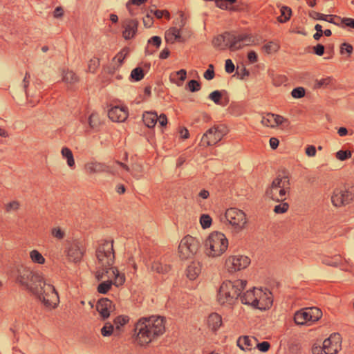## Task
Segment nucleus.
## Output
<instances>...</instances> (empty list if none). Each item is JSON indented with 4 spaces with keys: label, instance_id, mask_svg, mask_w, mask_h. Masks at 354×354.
<instances>
[{
    "label": "nucleus",
    "instance_id": "f257e3e1",
    "mask_svg": "<svg viewBox=\"0 0 354 354\" xmlns=\"http://www.w3.org/2000/svg\"><path fill=\"white\" fill-rule=\"evenodd\" d=\"M12 277L35 295L47 308H55L59 303V296L55 288L46 283L41 274L23 266L12 271Z\"/></svg>",
    "mask_w": 354,
    "mask_h": 354
},
{
    "label": "nucleus",
    "instance_id": "f03ea898",
    "mask_svg": "<svg viewBox=\"0 0 354 354\" xmlns=\"http://www.w3.org/2000/svg\"><path fill=\"white\" fill-rule=\"evenodd\" d=\"M96 257L102 266L96 272L95 277L98 281L107 278V280L113 281L115 286H119L124 282V276L119 272L118 269L111 266L114 262V252L113 242L105 241L100 245L96 250Z\"/></svg>",
    "mask_w": 354,
    "mask_h": 354
},
{
    "label": "nucleus",
    "instance_id": "7ed1b4c3",
    "mask_svg": "<svg viewBox=\"0 0 354 354\" xmlns=\"http://www.w3.org/2000/svg\"><path fill=\"white\" fill-rule=\"evenodd\" d=\"M165 330V319L160 316L141 318L135 326L136 340L140 345L147 344Z\"/></svg>",
    "mask_w": 354,
    "mask_h": 354
},
{
    "label": "nucleus",
    "instance_id": "20e7f679",
    "mask_svg": "<svg viewBox=\"0 0 354 354\" xmlns=\"http://www.w3.org/2000/svg\"><path fill=\"white\" fill-rule=\"evenodd\" d=\"M246 283V281L240 279L223 281L218 292V303L228 305L234 304L241 296V292L245 288Z\"/></svg>",
    "mask_w": 354,
    "mask_h": 354
},
{
    "label": "nucleus",
    "instance_id": "39448f33",
    "mask_svg": "<svg viewBox=\"0 0 354 354\" xmlns=\"http://www.w3.org/2000/svg\"><path fill=\"white\" fill-rule=\"evenodd\" d=\"M206 253L216 257L221 255L227 250L228 241L225 234L219 232H212L205 242Z\"/></svg>",
    "mask_w": 354,
    "mask_h": 354
},
{
    "label": "nucleus",
    "instance_id": "423d86ee",
    "mask_svg": "<svg viewBox=\"0 0 354 354\" xmlns=\"http://www.w3.org/2000/svg\"><path fill=\"white\" fill-rule=\"evenodd\" d=\"M243 304L250 305L256 308L266 309L271 304L269 297L263 293L261 289L248 290L243 295L240 297Z\"/></svg>",
    "mask_w": 354,
    "mask_h": 354
},
{
    "label": "nucleus",
    "instance_id": "0eeeda50",
    "mask_svg": "<svg viewBox=\"0 0 354 354\" xmlns=\"http://www.w3.org/2000/svg\"><path fill=\"white\" fill-rule=\"evenodd\" d=\"M220 220L223 223L230 224L236 232L242 230L246 224L245 213L236 208L228 209L224 215H221Z\"/></svg>",
    "mask_w": 354,
    "mask_h": 354
},
{
    "label": "nucleus",
    "instance_id": "6e6552de",
    "mask_svg": "<svg viewBox=\"0 0 354 354\" xmlns=\"http://www.w3.org/2000/svg\"><path fill=\"white\" fill-rule=\"evenodd\" d=\"M322 316V312L317 307H308L297 311L294 321L297 325H304L308 322H315Z\"/></svg>",
    "mask_w": 354,
    "mask_h": 354
},
{
    "label": "nucleus",
    "instance_id": "1a4fd4ad",
    "mask_svg": "<svg viewBox=\"0 0 354 354\" xmlns=\"http://www.w3.org/2000/svg\"><path fill=\"white\" fill-rule=\"evenodd\" d=\"M228 130L225 124L214 125L204 133L201 142L203 145L211 146L217 144L227 133Z\"/></svg>",
    "mask_w": 354,
    "mask_h": 354
},
{
    "label": "nucleus",
    "instance_id": "9d476101",
    "mask_svg": "<svg viewBox=\"0 0 354 354\" xmlns=\"http://www.w3.org/2000/svg\"><path fill=\"white\" fill-rule=\"evenodd\" d=\"M84 252V242L78 239L68 242L64 251L68 261L75 263L81 261Z\"/></svg>",
    "mask_w": 354,
    "mask_h": 354
},
{
    "label": "nucleus",
    "instance_id": "9b49d317",
    "mask_svg": "<svg viewBox=\"0 0 354 354\" xmlns=\"http://www.w3.org/2000/svg\"><path fill=\"white\" fill-rule=\"evenodd\" d=\"M212 44L215 48L221 50L228 47L231 50H236L241 48V44L237 45L236 36L228 32L215 37Z\"/></svg>",
    "mask_w": 354,
    "mask_h": 354
},
{
    "label": "nucleus",
    "instance_id": "f8f14e48",
    "mask_svg": "<svg viewBox=\"0 0 354 354\" xmlns=\"http://www.w3.org/2000/svg\"><path fill=\"white\" fill-rule=\"evenodd\" d=\"M354 198V187L348 189L336 188L331 196V202L335 207H340L350 203Z\"/></svg>",
    "mask_w": 354,
    "mask_h": 354
},
{
    "label": "nucleus",
    "instance_id": "ddd939ff",
    "mask_svg": "<svg viewBox=\"0 0 354 354\" xmlns=\"http://www.w3.org/2000/svg\"><path fill=\"white\" fill-rule=\"evenodd\" d=\"M200 243L192 236H185L180 241L178 250L183 258L196 254L199 248Z\"/></svg>",
    "mask_w": 354,
    "mask_h": 354
},
{
    "label": "nucleus",
    "instance_id": "4468645a",
    "mask_svg": "<svg viewBox=\"0 0 354 354\" xmlns=\"http://www.w3.org/2000/svg\"><path fill=\"white\" fill-rule=\"evenodd\" d=\"M286 183H288V180H283L279 178H275L271 187L267 189L266 196L277 201H283L286 193L284 189Z\"/></svg>",
    "mask_w": 354,
    "mask_h": 354
},
{
    "label": "nucleus",
    "instance_id": "2eb2a0df",
    "mask_svg": "<svg viewBox=\"0 0 354 354\" xmlns=\"http://www.w3.org/2000/svg\"><path fill=\"white\" fill-rule=\"evenodd\" d=\"M250 263L248 257L245 256H232L230 257L225 262V266L230 272L245 268Z\"/></svg>",
    "mask_w": 354,
    "mask_h": 354
},
{
    "label": "nucleus",
    "instance_id": "dca6fc26",
    "mask_svg": "<svg viewBox=\"0 0 354 354\" xmlns=\"http://www.w3.org/2000/svg\"><path fill=\"white\" fill-rule=\"evenodd\" d=\"M326 354H336L341 348V337L339 333H333L323 342Z\"/></svg>",
    "mask_w": 354,
    "mask_h": 354
},
{
    "label": "nucleus",
    "instance_id": "f3484780",
    "mask_svg": "<svg viewBox=\"0 0 354 354\" xmlns=\"http://www.w3.org/2000/svg\"><path fill=\"white\" fill-rule=\"evenodd\" d=\"M142 120L149 128L153 127L158 121L161 126H165L167 124L166 116L165 115L158 116L157 112H144L142 114Z\"/></svg>",
    "mask_w": 354,
    "mask_h": 354
},
{
    "label": "nucleus",
    "instance_id": "a211bd4d",
    "mask_svg": "<svg viewBox=\"0 0 354 354\" xmlns=\"http://www.w3.org/2000/svg\"><path fill=\"white\" fill-rule=\"evenodd\" d=\"M287 120L283 117L274 114L272 112H267L262 116L261 123L267 127H274L279 124H286Z\"/></svg>",
    "mask_w": 354,
    "mask_h": 354
},
{
    "label": "nucleus",
    "instance_id": "6ab92c4d",
    "mask_svg": "<svg viewBox=\"0 0 354 354\" xmlns=\"http://www.w3.org/2000/svg\"><path fill=\"white\" fill-rule=\"evenodd\" d=\"M151 268L153 271H156L158 273L165 274L169 270L170 266L168 264L167 258L161 257L159 259L153 260Z\"/></svg>",
    "mask_w": 354,
    "mask_h": 354
},
{
    "label": "nucleus",
    "instance_id": "aec40b11",
    "mask_svg": "<svg viewBox=\"0 0 354 354\" xmlns=\"http://www.w3.org/2000/svg\"><path fill=\"white\" fill-rule=\"evenodd\" d=\"M97 310L104 319L107 318L113 310L112 301L107 298L100 299L97 304Z\"/></svg>",
    "mask_w": 354,
    "mask_h": 354
},
{
    "label": "nucleus",
    "instance_id": "412c9836",
    "mask_svg": "<svg viewBox=\"0 0 354 354\" xmlns=\"http://www.w3.org/2000/svg\"><path fill=\"white\" fill-rule=\"evenodd\" d=\"M138 21L136 19H127L124 28L122 35L125 39H129L134 37L137 32Z\"/></svg>",
    "mask_w": 354,
    "mask_h": 354
},
{
    "label": "nucleus",
    "instance_id": "4be33fe9",
    "mask_svg": "<svg viewBox=\"0 0 354 354\" xmlns=\"http://www.w3.org/2000/svg\"><path fill=\"white\" fill-rule=\"evenodd\" d=\"M119 167H122L127 171H130L129 166L121 162L116 161L111 164H105L104 172L109 173L113 176H120V174L119 172Z\"/></svg>",
    "mask_w": 354,
    "mask_h": 354
},
{
    "label": "nucleus",
    "instance_id": "5701e85b",
    "mask_svg": "<svg viewBox=\"0 0 354 354\" xmlns=\"http://www.w3.org/2000/svg\"><path fill=\"white\" fill-rule=\"evenodd\" d=\"M202 270V265L198 261L191 262L187 268V276L191 279H195L201 273Z\"/></svg>",
    "mask_w": 354,
    "mask_h": 354
},
{
    "label": "nucleus",
    "instance_id": "b1692460",
    "mask_svg": "<svg viewBox=\"0 0 354 354\" xmlns=\"http://www.w3.org/2000/svg\"><path fill=\"white\" fill-rule=\"evenodd\" d=\"M30 75L26 73L25 77L22 82V87L23 90L25 92L26 97L28 99L33 98L37 95V91L39 90L37 86H39V83H35V89L33 91L32 88L28 89V84H29Z\"/></svg>",
    "mask_w": 354,
    "mask_h": 354
},
{
    "label": "nucleus",
    "instance_id": "393cba45",
    "mask_svg": "<svg viewBox=\"0 0 354 354\" xmlns=\"http://www.w3.org/2000/svg\"><path fill=\"white\" fill-rule=\"evenodd\" d=\"M257 344V339L254 337L245 336L240 337L237 341V345L242 350H250Z\"/></svg>",
    "mask_w": 354,
    "mask_h": 354
},
{
    "label": "nucleus",
    "instance_id": "a878e982",
    "mask_svg": "<svg viewBox=\"0 0 354 354\" xmlns=\"http://www.w3.org/2000/svg\"><path fill=\"white\" fill-rule=\"evenodd\" d=\"M165 40L168 43L173 44L176 41H183V39L180 34V30L176 28H171L165 32Z\"/></svg>",
    "mask_w": 354,
    "mask_h": 354
},
{
    "label": "nucleus",
    "instance_id": "bb28decb",
    "mask_svg": "<svg viewBox=\"0 0 354 354\" xmlns=\"http://www.w3.org/2000/svg\"><path fill=\"white\" fill-rule=\"evenodd\" d=\"M324 263L326 265L333 266V267H338L339 266L342 270L346 271V272H351L350 270H348L345 267V263L342 262L341 257L339 255H335L332 258H326L323 261Z\"/></svg>",
    "mask_w": 354,
    "mask_h": 354
},
{
    "label": "nucleus",
    "instance_id": "cd10ccee",
    "mask_svg": "<svg viewBox=\"0 0 354 354\" xmlns=\"http://www.w3.org/2000/svg\"><path fill=\"white\" fill-rule=\"evenodd\" d=\"M224 94V91H214L209 95V99L216 104L223 105L227 103Z\"/></svg>",
    "mask_w": 354,
    "mask_h": 354
},
{
    "label": "nucleus",
    "instance_id": "c85d7f7f",
    "mask_svg": "<svg viewBox=\"0 0 354 354\" xmlns=\"http://www.w3.org/2000/svg\"><path fill=\"white\" fill-rule=\"evenodd\" d=\"M62 81L70 85H73L79 81L78 77L72 71H62Z\"/></svg>",
    "mask_w": 354,
    "mask_h": 354
},
{
    "label": "nucleus",
    "instance_id": "c756f323",
    "mask_svg": "<svg viewBox=\"0 0 354 354\" xmlns=\"http://www.w3.org/2000/svg\"><path fill=\"white\" fill-rule=\"evenodd\" d=\"M104 166L105 164L97 162H88L85 165V169L87 172L91 174L94 173H100L104 172Z\"/></svg>",
    "mask_w": 354,
    "mask_h": 354
},
{
    "label": "nucleus",
    "instance_id": "7c9ffc66",
    "mask_svg": "<svg viewBox=\"0 0 354 354\" xmlns=\"http://www.w3.org/2000/svg\"><path fill=\"white\" fill-rule=\"evenodd\" d=\"M207 323L212 330H216L221 325V317L216 313H212L209 316Z\"/></svg>",
    "mask_w": 354,
    "mask_h": 354
},
{
    "label": "nucleus",
    "instance_id": "2f4dec72",
    "mask_svg": "<svg viewBox=\"0 0 354 354\" xmlns=\"http://www.w3.org/2000/svg\"><path fill=\"white\" fill-rule=\"evenodd\" d=\"M83 123L88 122L91 128H95L100 124L99 115L97 112L92 113L89 116L82 118Z\"/></svg>",
    "mask_w": 354,
    "mask_h": 354
},
{
    "label": "nucleus",
    "instance_id": "473e14b6",
    "mask_svg": "<svg viewBox=\"0 0 354 354\" xmlns=\"http://www.w3.org/2000/svg\"><path fill=\"white\" fill-rule=\"evenodd\" d=\"M107 116L113 122H122L128 118V112H107Z\"/></svg>",
    "mask_w": 354,
    "mask_h": 354
},
{
    "label": "nucleus",
    "instance_id": "72a5a7b5",
    "mask_svg": "<svg viewBox=\"0 0 354 354\" xmlns=\"http://www.w3.org/2000/svg\"><path fill=\"white\" fill-rule=\"evenodd\" d=\"M237 45L250 46L254 44V39L250 35H239L236 36Z\"/></svg>",
    "mask_w": 354,
    "mask_h": 354
},
{
    "label": "nucleus",
    "instance_id": "f704fd0d",
    "mask_svg": "<svg viewBox=\"0 0 354 354\" xmlns=\"http://www.w3.org/2000/svg\"><path fill=\"white\" fill-rule=\"evenodd\" d=\"M61 153L62 157L66 159L68 167L73 168L75 166V160L71 150L68 147H63Z\"/></svg>",
    "mask_w": 354,
    "mask_h": 354
},
{
    "label": "nucleus",
    "instance_id": "c9c22d12",
    "mask_svg": "<svg viewBox=\"0 0 354 354\" xmlns=\"http://www.w3.org/2000/svg\"><path fill=\"white\" fill-rule=\"evenodd\" d=\"M291 9L287 6H282L281 8V16L277 19L281 23L286 22L289 20L291 15Z\"/></svg>",
    "mask_w": 354,
    "mask_h": 354
},
{
    "label": "nucleus",
    "instance_id": "e433bc0d",
    "mask_svg": "<svg viewBox=\"0 0 354 354\" xmlns=\"http://www.w3.org/2000/svg\"><path fill=\"white\" fill-rule=\"evenodd\" d=\"M127 54V49H124L123 50L120 52L113 59L114 66L119 67L122 64Z\"/></svg>",
    "mask_w": 354,
    "mask_h": 354
},
{
    "label": "nucleus",
    "instance_id": "4c0bfd02",
    "mask_svg": "<svg viewBox=\"0 0 354 354\" xmlns=\"http://www.w3.org/2000/svg\"><path fill=\"white\" fill-rule=\"evenodd\" d=\"M30 257L32 261L35 263L43 264L45 263V259L37 250H34L30 252Z\"/></svg>",
    "mask_w": 354,
    "mask_h": 354
},
{
    "label": "nucleus",
    "instance_id": "58836bf2",
    "mask_svg": "<svg viewBox=\"0 0 354 354\" xmlns=\"http://www.w3.org/2000/svg\"><path fill=\"white\" fill-rule=\"evenodd\" d=\"M174 76H179V80H174L172 77H171V81L173 82H174L176 84H177L178 86H182L183 84V82H184V80L186 79V77H187V72L184 69H181L177 72L175 73V74L174 75Z\"/></svg>",
    "mask_w": 354,
    "mask_h": 354
},
{
    "label": "nucleus",
    "instance_id": "ea45409f",
    "mask_svg": "<svg viewBox=\"0 0 354 354\" xmlns=\"http://www.w3.org/2000/svg\"><path fill=\"white\" fill-rule=\"evenodd\" d=\"M112 284H113V281L106 280L103 281L98 285L97 290L100 293L106 294L111 288Z\"/></svg>",
    "mask_w": 354,
    "mask_h": 354
},
{
    "label": "nucleus",
    "instance_id": "a19ab883",
    "mask_svg": "<svg viewBox=\"0 0 354 354\" xmlns=\"http://www.w3.org/2000/svg\"><path fill=\"white\" fill-rule=\"evenodd\" d=\"M144 71L140 67L134 68L131 73V77L135 81L141 80L144 77Z\"/></svg>",
    "mask_w": 354,
    "mask_h": 354
},
{
    "label": "nucleus",
    "instance_id": "79ce46f5",
    "mask_svg": "<svg viewBox=\"0 0 354 354\" xmlns=\"http://www.w3.org/2000/svg\"><path fill=\"white\" fill-rule=\"evenodd\" d=\"M263 49L267 53H275L279 49V45L274 41H270L263 46Z\"/></svg>",
    "mask_w": 354,
    "mask_h": 354
},
{
    "label": "nucleus",
    "instance_id": "37998d69",
    "mask_svg": "<svg viewBox=\"0 0 354 354\" xmlns=\"http://www.w3.org/2000/svg\"><path fill=\"white\" fill-rule=\"evenodd\" d=\"M212 218L208 214H202L200 218V223L203 228H207L212 224Z\"/></svg>",
    "mask_w": 354,
    "mask_h": 354
},
{
    "label": "nucleus",
    "instance_id": "c03bdc74",
    "mask_svg": "<svg viewBox=\"0 0 354 354\" xmlns=\"http://www.w3.org/2000/svg\"><path fill=\"white\" fill-rule=\"evenodd\" d=\"M142 171V166L139 164H135L132 165L131 169H130V171L128 172H130L131 175L136 178H140V176L139 175L140 173Z\"/></svg>",
    "mask_w": 354,
    "mask_h": 354
},
{
    "label": "nucleus",
    "instance_id": "a18cd8bd",
    "mask_svg": "<svg viewBox=\"0 0 354 354\" xmlns=\"http://www.w3.org/2000/svg\"><path fill=\"white\" fill-rule=\"evenodd\" d=\"M306 91L303 87H297L291 92V95L295 99L303 97L305 95Z\"/></svg>",
    "mask_w": 354,
    "mask_h": 354
},
{
    "label": "nucleus",
    "instance_id": "49530a36",
    "mask_svg": "<svg viewBox=\"0 0 354 354\" xmlns=\"http://www.w3.org/2000/svg\"><path fill=\"white\" fill-rule=\"evenodd\" d=\"M114 326L111 323H106L101 329V333L103 336H110L113 331Z\"/></svg>",
    "mask_w": 354,
    "mask_h": 354
},
{
    "label": "nucleus",
    "instance_id": "de8ad7c7",
    "mask_svg": "<svg viewBox=\"0 0 354 354\" xmlns=\"http://www.w3.org/2000/svg\"><path fill=\"white\" fill-rule=\"evenodd\" d=\"M351 157L350 151L340 150L336 153V158L340 160H345Z\"/></svg>",
    "mask_w": 354,
    "mask_h": 354
},
{
    "label": "nucleus",
    "instance_id": "09e8293b",
    "mask_svg": "<svg viewBox=\"0 0 354 354\" xmlns=\"http://www.w3.org/2000/svg\"><path fill=\"white\" fill-rule=\"evenodd\" d=\"M99 64H100V62H99L98 59H97L95 57L89 60L88 64V71L91 73H93L96 70V68L98 67Z\"/></svg>",
    "mask_w": 354,
    "mask_h": 354
},
{
    "label": "nucleus",
    "instance_id": "8fccbe9b",
    "mask_svg": "<svg viewBox=\"0 0 354 354\" xmlns=\"http://www.w3.org/2000/svg\"><path fill=\"white\" fill-rule=\"evenodd\" d=\"M127 321H128V319L125 317H116L114 320V324L115 325V329L118 330H120V328L122 326H124L127 323Z\"/></svg>",
    "mask_w": 354,
    "mask_h": 354
},
{
    "label": "nucleus",
    "instance_id": "3c124183",
    "mask_svg": "<svg viewBox=\"0 0 354 354\" xmlns=\"http://www.w3.org/2000/svg\"><path fill=\"white\" fill-rule=\"evenodd\" d=\"M188 87L190 91L196 92L200 90L201 84L196 80H191L188 82Z\"/></svg>",
    "mask_w": 354,
    "mask_h": 354
},
{
    "label": "nucleus",
    "instance_id": "603ef678",
    "mask_svg": "<svg viewBox=\"0 0 354 354\" xmlns=\"http://www.w3.org/2000/svg\"><path fill=\"white\" fill-rule=\"evenodd\" d=\"M150 13H153L154 15L158 18L160 19L163 16H165L166 18H169V13L166 10H153L152 8L150 10Z\"/></svg>",
    "mask_w": 354,
    "mask_h": 354
},
{
    "label": "nucleus",
    "instance_id": "864d4df0",
    "mask_svg": "<svg viewBox=\"0 0 354 354\" xmlns=\"http://www.w3.org/2000/svg\"><path fill=\"white\" fill-rule=\"evenodd\" d=\"M51 234L58 239H62L64 237V232L59 227H53L51 230Z\"/></svg>",
    "mask_w": 354,
    "mask_h": 354
},
{
    "label": "nucleus",
    "instance_id": "5fc2aeb1",
    "mask_svg": "<svg viewBox=\"0 0 354 354\" xmlns=\"http://www.w3.org/2000/svg\"><path fill=\"white\" fill-rule=\"evenodd\" d=\"M288 208V204L286 203H283L276 205L274 207V211L277 214H281V213H284L285 212H286Z\"/></svg>",
    "mask_w": 354,
    "mask_h": 354
},
{
    "label": "nucleus",
    "instance_id": "6e6d98bb",
    "mask_svg": "<svg viewBox=\"0 0 354 354\" xmlns=\"http://www.w3.org/2000/svg\"><path fill=\"white\" fill-rule=\"evenodd\" d=\"M330 82H331L330 77H326V78L322 79L320 80H317L315 86L317 88H321L323 86H326L328 85L330 83Z\"/></svg>",
    "mask_w": 354,
    "mask_h": 354
},
{
    "label": "nucleus",
    "instance_id": "4d7b16f0",
    "mask_svg": "<svg viewBox=\"0 0 354 354\" xmlns=\"http://www.w3.org/2000/svg\"><path fill=\"white\" fill-rule=\"evenodd\" d=\"M149 0H129L127 3V8L129 10L131 14L133 15V13L131 12V7H130L131 4L140 6L142 3L147 2Z\"/></svg>",
    "mask_w": 354,
    "mask_h": 354
},
{
    "label": "nucleus",
    "instance_id": "13d9d810",
    "mask_svg": "<svg viewBox=\"0 0 354 354\" xmlns=\"http://www.w3.org/2000/svg\"><path fill=\"white\" fill-rule=\"evenodd\" d=\"M353 46L347 43H344L341 46V53H347L348 55H351L353 53Z\"/></svg>",
    "mask_w": 354,
    "mask_h": 354
},
{
    "label": "nucleus",
    "instance_id": "bf43d9fd",
    "mask_svg": "<svg viewBox=\"0 0 354 354\" xmlns=\"http://www.w3.org/2000/svg\"><path fill=\"white\" fill-rule=\"evenodd\" d=\"M255 346H257L259 351L266 352L270 348V344L268 342H263L261 343H258L257 342Z\"/></svg>",
    "mask_w": 354,
    "mask_h": 354
},
{
    "label": "nucleus",
    "instance_id": "052dcab7",
    "mask_svg": "<svg viewBox=\"0 0 354 354\" xmlns=\"http://www.w3.org/2000/svg\"><path fill=\"white\" fill-rule=\"evenodd\" d=\"M161 38L158 36H153L149 39L148 43L154 45L156 48H159L161 44Z\"/></svg>",
    "mask_w": 354,
    "mask_h": 354
},
{
    "label": "nucleus",
    "instance_id": "680f3d73",
    "mask_svg": "<svg viewBox=\"0 0 354 354\" xmlns=\"http://www.w3.org/2000/svg\"><path fill=\"white\" fill-rule=\"evenodd\" d=\"M143 24L144 26L147 28H149L152 26L153 18L149 13L143 18Z\"/></svg>",
    "mask_w": 354,
    "mask_h": 354
},
{
    "label": "nucleus",
    "instance_id": "e2e57ef3",
    "mask_svg": "<svg viewBox=\"0 0 354 354\" xmlns=\"http://www.w3.org/2000/svg\"><path fill=\"white\" fill-rule=\"evenodd\" d=\"M309 15L310 17L315 19H319V20H324L325 19L326 15L315 12V11H311L309 13Z\"/></svg>",
    "mask_w": 354,
    "mask_h": 354
},
{
    "label": "nucleus",
    "instance_id": "0e129e2a",
    "mask_svg": "<svg viewBox=\"0 0 354 354\" xmlns=\"http://www.w3.org/2000/svg\"><path fill=\"white\" fill-rule=\"evenodd\" d=\"M225 71L228 73H231L234 71V65L231 59L225 61Z\"/></svg>",
    "mask_w": 354,
    "mask_h": 354
},
{
    "label": "nucleus",
    "instance_id": "69168bd1",
    "mask_svg": "<svg viewBox=\"0 0 354 354\" xmlns=\"http://www.w3.org/2000/svg\"><path fill=\"white\" fill-rule=\"evenodd\" d=\"M19 207V204L17 201H12L6 205V209L7 212H10L11 210H17Z\"/></svg>",
    "mask_w": 354,
    "mask_h": 354
},
{
    "label": "nucleus",
    "instance_id": "338daca9",
    "mask_svg": "<svg viewBox=\"0 0 354 354\" xmlns=\"http://www.w3.org/2000/svg\"><path fill=\"white\" fill-rule=\"evenodd\" d=\"M306 153L309 157H314L316 155V149L313 145H309L306 149Z\"/></svg>",
    "mask_w": 354,
    "mask_h": 354
},
{
    "label": "nucleus",
    "instance_id": "774afa93",
    "mask_svg": "<svg viewBox=\"0 0 354 354\" xmlns=\"http://www.w3.org/2000/svg\"><path fill=\"white\" fill-rule=\"evenodd\" d=\"M324 351L323 346L317 345L315 344L312 347V352L313 354H322Z\"/></svg>",
    "mask_w": 354,
    "mask_h": 354
}]
</instances>
